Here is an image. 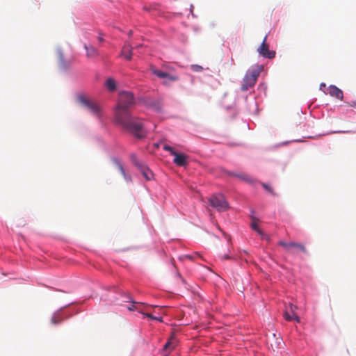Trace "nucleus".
<instances>
[{"label": "nucleus", "instance_id": "nucleus-20", "mask_svg": "<svg viewBox=\"0 0 356 356\" xmlns=\"http://www.w3.org/2000/svg\"><path fill=\"white\" fill-rule=\"evenodd\" d=\"M163 149L164 150H165V151L169 152L170 153V154L172 155V156H175L177 153V152H175L174 150V149L171 146H170V145H168L167 144H165L163 145Z\"/></svg>", "mask_w": 356, "mask_h": 356}, {"label": "nucleus", "instance_id": "nucleus-25", "mask_svg": "<svg viewBox=\"0 0 356 356\" xmlns=\"http://www.w3.org/2000/svg\"><path fill=\"white\" fill-rule=\"evenodd\" d=\"M191 69L193 70V71L198 72L202 71L203 67L198 65H192Z\"/></svg>", "mask_w": 356, "mask_h": 356}, {"label": "nucleus", "instance_id": "nucleus-38", "mask_svg": "<svg viewBox=\"0 0 356 356\" xmlns=\"http://www.w3.org/2000/svg\"><path fill=\"white\" fill-rule=\"evenodd\" d=\"M142 47V44H140L138 46H137L136 47L138 48V47Z\"/></svg>", "mask_w": 356, "mask_h": 356}, {"label": "nucleus", "instance_id": "nucleus-12", "mask_svg": "<svg viewBox=\"0 0 356 356\" xmlns=\"http://www.w3.org/2000/svg\"><path fill=\"white\" fill-rule=\"evenodd\" d=\"M173 162L179 166H186L187 165L188 156L184 154L177 153L175 156Z\"/></svg>", "mask_w": 356, "mask_h": 356}, {"label": "nucleus", "instance_id": "nucleus-11", "mask_svg": "<svg viewBox=\"0 0 356 356\" xmlns=\"http://www.w3.org/2000/svg\"><path fill=\"white\" fill-rule=\"evenodd\" d=\"M133 49L131 45L128 42H126L122 49L120 55L126 60H131L133 56Z\"/></svg>", "mask_w": 356, "mask_h": 356}, {"label": "nucleus", "instance_id": "nucleus-24", "mask_svg": "<svg viewBox=\"0 0 356 356\" xmlns=\"http://www.w3.org/2000/svg\"><path fill=\"white\" fill-rule=\"evenodd\" d=\"M115 163L117 165L118 170L120 171L122 175H125L124 170L122 165L118 160H115Z\"/></svg>", "mask_w": 356, "mask_h": 356}, {"label": "nucleus", "instance_id": "nucleus-34", "mask_svg": "<svg viewBox=\"0 0 356 356\" xmlns=\"http://www.w3.org/2000/svg\"><path fill=\"white\" fill-rule=\"evenodd\" d=\"M187 258L190 259H193V257L191 256V255H187L186 256Z\"/></svg>", "mask_w": 356, "mask_h": 356}, {"label": "nucleus", "instance_id": "nucleus-21", "mask_svg": "<svg viewBox=\"0 0 356 356\" xmlns=\"http://www.w3.org/2000/svg\"><path fill=\"white\" fill-rule=\"evenodd\" d=\"M163 149L164 150H165V151L169 152L170 153V154L172 155V156H175L177 153V152H175L174 150V149L171 146H170V145H168L167 144H165L163 145Z\"/></svg>", "mask_w": 356, "mask_h": 356}, {"label": "nucleus", "instance_id": "nucleus-8", "mask_svg": "<svg viewBox=\"0 0 356 356\" xmlns=\"http://www.w3.org/2000/svg\"><path fill=\"white\" fill-rule=\"evenodd\" d=\"M278 244L282 246L285 249V250L291 253H295L293 251H292V248H295L306 254L307 253L305 245L301 243L295 242L286 243L283 241H279Z\"/></svg>", "mask_w": 356, "mask_h": 356}, {"label": "nucleus", "instance_id": "nucleus-7", "mask_svg": "<svg viewBox=\"0 0 356 356\" xmlns=\"http://www.w3.org/2000/svg\"><path fill=\"white\" fill-rule=\"evenodd\" d=\"M266 40L267 35L264 37L261 45L257 49V52L264 58L272 59L275 56V51L269 49V46L266 43Z\"/></svg>", "mask_w": 356, "mask_h": 356}, {"label": "nucleus", "instance_id": "nucleus-29", "mask_svg": "<svg viewBox=\"0 0 356 356\" xmlns=\"http://www.w3.org/2000/svg\"><path fill=\"white\" fill-rule=\"evenodd\" d=\"M222 259H232L228 254L225 253L220 256Z\"/></svg>", "mask_w": 356, "mask_h": 356}, {"label": "nucleus", "instance_id": "nucleus-27", "mask_svg": "<svg viewBox=\"0 0 356 356\" xmlns=\"http://www.w3.org/2000/svg\"><path fill=\"white\" fill-rule=\"evenodd\" d=\"M62 321V319L60 317L54 316L51 318V323L54 324L59 323Z\"/></svg>", "mask_w": 356, "mask_h": 356}, {"label": "nucleus", "instance_id": "nucleus-18", "mask_svg": "<svg viewBox=\"0 0 356 356\" xmlns=\"http://www.w3.org/2000/svg\"><path fill=\"white\" fill-rule=\"evenodd\" d=\"M106 87L110 91H114L116 89V83L115 81L113 79L109 78L106 80L105 83Z\"/></svg>", "mask_w": 356, "mask_h": 356}, {"label": "nucleus", "instance_id": "nucleus-6", "mask_svg": "<svg viewBox=\"0 0 356 356\" xmlns=\"http://www.w3.org/2000/svg\"><path fill=\"white\" fill-rule=\"evenodd\" d=\"M151 72L160 79H167L166 81H163V85L168 86V81L174 82L179 80V76L176 74H171L161 70L156 69L154 65H151L149 67Z\"/></svg>", "mask_w": 356, "mask_h": 356}, {"label": "nucleus", "instance_id": "nucleus-17", "mask_svg": "<svg viewBox=\"0 0 356 356\" xmlns=\"http://www.w3.org/2000/svg\"><path fill=\"white\" fill-rule=\"evenodd\" d=\"M131 305H129L127 306V309H129V311H134V310H137L139 312H140L141 314H145L139 308V306L140 305H143V303L142 302H135V301H133L131 300Z\"/></svg>", "mask_w": 356, "mask_h": 356}, {"label": "nucleus", "instance_id": "nucleus-10", "mask_svg": "<svg viewBox=\"0 0 356 356\" xmlns=\"http://www.w3.org/2000/svg\"><path fill=\"white\" fill-rule=\"evenodd\" d=\"M131 159H132L133 162H134V163L139 167L140 170L142 172L144 177L147 180H150L153 177V174H152V171L148 168L145 166L144 165L139 163L136 161V157L135 155L131 156Z\"/></svg>", "mask_w": 356, "mask_h": 356}, {"label": "nucleus", "instance_id": "nucleus-32", "mask_svg": "<svg viewBox=\"0 0 356 356\" xmlns=\"http://www.w3.org/2000/svg\"><path fill=\"white\" fill-rule=\"evenodd\" d=\"M163 353H162V350H161V352L157 354V356H163Z\"/></svg>", "mask_w": 356, "mask_h": 356}, {"label": "nucleus", "instance_id": "nucleus-4", "mask_svg": "<svg viewBox=\"0 0 356 356\" xmlns=\"http://www.w3.org/2000/svg\"><path fill=\"white\" fill-rule=\"evenodd\" d=\"M210 205L218 211H225L229 209V204L222 194H214L209 199Z\"/></svg>", "mask_w": 356, "mask_h": 356}, {"label": "nucleus", "instance_id": "nucleus-33", "mask_svg": "<svg viewBox=\"0 0 356 356\" xmlns=\"http://www.w3.org/2000/svg\"><path fill=\"white\" fill-rule=\"evenodd\" d=\"M350 106H356V103L355 102H353L350 104Z\"/></svg>", "mask_w": 356, "mask_h": 356}, {"label": "nucleus", "instance_id": "nucleus-3", "mask_svg": "<svg viewBox=\"0 0 356 356\" xmlns=\"http://www.w3.org/2000/svg\"><path fill=\"white\" fill-rule=\"evenodd\" d=\"M262 70L263 67L261 65H257L249 70L243 78V83L241 87V90L246 91L253 87Z\"/></svg>", "mask_w": 356, "mask_h": 356}, {"label": "nucleus", "instance_id": "nucleus-16", "mask_svg": "<svg viewBox=\"0 0 356 356\" xmlns=\"http://www.w3.org/2000/svg\"><path fill=\"white\" fill-rule=\"evenodd\" d=\"M284 318L286 321H291L295 320L297 322H300V318L296 314H292L289 312L288 308L286 309V311L284 313Z\"/></svg>", "mask_w": 356, "mask_h": 356}, {"label": "nucleus", "instance_id": "nucleus-35", "mask_svg": "<svg viewBox=\"0 0 356 356\" xmlns=\"http://www.w3.org/2000/svg\"><path fill=\"white\" fill-rule=\"evenodd\" d=\"M280 343H281V340H280V341H278V343H277V348H278V346H279V345H280Z\"/></svg>", "mask_w": 356, "mask_h": 356}, {"label": "nucleus", "instance_id": "nucleus-2", "mask_svg": "<svg viewBox=\"0 0 356 356\" xmlns=\"http://www.w3.org/2000/svg\"><path fill=\"white\" fill-rule=\"evenodd\" d=\"M134 104L133 93L127 91H122L119 93L118 104L114 111V117L120 114L129 112V108Z\"/></svg>", "mask_w": 356, "mask_h": 356}, {"label": "nucleus", "instance_id": "nucleus-22", "mask_svg": "<svg viewBox=\"0 0 356 356\" xmlns=\"http://www.w3.org/2000/svg\"><path fill=\"white\" fill-rule=\"evenodd\" d=\"M163 149L164 150H165V151L169 152L170 153V154L172 155V156H175L177 153V152H175L174 150V149L171 146H170V145H168L167 144H165L163 145Z\"/></svg>", "mask_w": 356, "mask_h": 356}, {"label": "nucleus", "instance_id": "nucleus-30", "mask_svg": "<svg viewBox=\"0 0 356 356\" xmlns=\"http://www.w3.org/2000/svg\"><path fill=\"white\" fill-rule=\"evenodd\" d=\"M98 40H99V42H103V41H104V38H103L102 36H99V37H98Z\"/></svg>", "mask_w": 356, "mask_h": 356}, {"label": "nucleus", "instance_id": "nucleus-28", "mask_svg": "<svg viewBox=\"0 0 356 356\" xmlns=\"http://www.w3.org/2000/svg\"><path fill=\"white\" fill-rule=\"evenodd\" d=\"M287 308L289 312H290L292 314H296L295 310L297 309L296 306H294L292 304H289Z\"/></svg>", "mask_w": 356, "mask_h": 356}, {"label": "nucleus", "instance_id": "nucleus-5", "mask_svg": "<svg viewBox=\"0 0 356 356\" xmlns=\"http://www.w3.org/2000/svg\"><path fill=\"white\" fill-rule=\"evenodd\" d=\"M78 101L82 106L87 108L88 111H90L94 115L98 118L100 117L99 107L93 102H91L86 96H79Z\"/></svg>", "mask_w": 356, "mask_h": 356}, {"label": "nucleus", "instance_id": "nucleus-14", "mask_svg": "<svg viewBox=\"0 0 356 356\" xmlns=\"http://www.w3.org/2000/svg\"><path fill=\"white\" fill-rule=\"evenodd\" d=\"M328 93L332 96L334 97L337 99H343V92L341 90L335 86H330L328 88Z\"/></svg>", "mask_w": 356, "mask_h": 356}, {"label": "nucleus", "instance_id": "nucleus-31", "mask_svg": "<svg viewBox=\"0 0 356 356\" xmlns=\"http://www.w3.org/2000/svg\"><path fill=\"white\" fill-rule=\"evenodd\" d=\"M132 34H133V31H132L131 30H130V31H129V33H128L129 36H131V35H132Z\"/></svg>", "mask_w": 356, "mask_h": 356}, {"label": "nucleus", "instance_id": "nucleus-13", "mask_svg": "<svg viewBox=\"0 0 356 356\" xmlns=\"http://www.w3.org/2000/svg\"><path fill=\"white\" fill-rule=\"evenodd\" d=\"M83 47L86 51V56L88 58H95L99 56V51L95 47L86 44Z\"/></svg>", "mask_w": 356, "mask_h": 356}, {"label": "nucleus", "instance_id": "nucleus-19", "mask_svg": "<svg viewBox=\"0 0 356 356\" xmlns=\"http://www.w3.org/2000/svg\"><path fill=\"white\" fill-rule=\"evenodd\" d=\"M261 186L266 191L270 193L272 195L277 196V193L274 191L273 188L270 185L265 183H262Z\"/></svg>", "mask_w": 356, "mask_h": 356}, {"label": "nucleus", "instance_id": "nucleus-23", "mask_svg": "<svg viewBox=\"0 0 356 356\" xmlns=\"http://www.w3.org/2000/svg\"><path fill=\"white\" fill-rule=\"evenodd\" d=\"M257 219L255 218H253L252 219V222L251 223V227L252 228L255 230L256 232H257L259 234H262V232L259 229L258 226H257Z\"/></svg>", "mask_w": 356, "mask_h": 356}, {"label": "nucleus", "instance_id": "nucleus-9", "mask_svg": "<svg viewBox=\"0 0 356 356\" xmlns=\"http://www.w3.org/2000/svg\"><path fill=\"white\" fill-rule=\"evenodd\" d=\"M178 344V340L173 334L172 335L163 346L162 349L163 356H168L172 350H173Z\"/></svg>", "mask_w": 356, "mask_h": 356}, {"label": "nucleus", "instance_id": "nucleus-15", "mask_svg": "<svg viewBox=\"0 0 356 356\" xmlns=\"http://www.w3.org/2000/svg\"><path fill=\"white\" fill-rule=\"evenodd\" d=\"M230 175L235 176V177H238V179H242V180H243L248 183H250V184H252L254 182V179L250 176H249L248 175H247L245 173L236 174L234 172H231Z\"/></svg>", "mask_w": 356, "mask_h": 356}, {"label": "nucleus", "instance_id": "nucleus-1", "mask_svg": "<svg viewBox=\"0 0 356 356\" xmlns=\"http://www.w3.org/2000/svg\"><path fill=\"white\" fill-rule=\"evenodd\" d=\"M115 122L121 127L134 135L137 138H144L147 136V131L144 127L143 120L132 115L130 112L120 114L114 117Z\"/></svg>", "mask_w": 356, "mask_h": 356}, {"label": "nucleus", "instance_id": "nucleus-26", "mask_svg": "<svg viewBox=\"0 0 356 356\" xmlns=\"http://www.w3.org/2000/svg\"><path fill=\"white\" fill-rule=\"evenodd\" d=\"M145 315L147 317L150 318H152V319L156 320V321H160V322H161V321H162V318H161V317H156V316H152V314H145Z\"/></svg>", "mask_w": 356, "mask_h": 356}, {"label": "nucleus", "instance_id": "nucleus-36", "mask_svg": "<svg viewBox=\"0 0 356 356\" xmlns=\"http://www.w3.org/2000/svg\"><path fill=\"white\" fill-rule=\"evenodd\" d=\"M321 87L325 86V83H321Z\"/></svg>", "mask_w": 356, "mask_h": 356}, {"label": "nucleus", "instance_id": "nucleus-37", "mask_svg": "<svg viewBox=\"0 0 356 356\" xmlns=\"http://www.w3.org/2000/svg\"><path fill=\"white\" fill-rule=\"evenodd\" d=\"M60 59L63 60V55L62 54L60 55Z\"/></svg>", "mask_w": 356, "mask_h": 356}]
</instances>
